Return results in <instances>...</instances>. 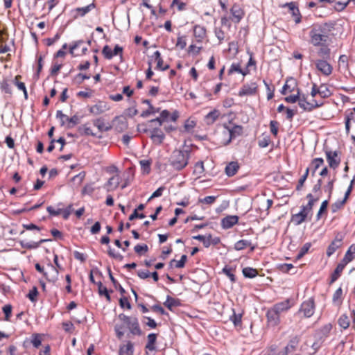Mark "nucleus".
Instances as JSON below:
<instances>
[{"label": "nucleus", "mask_w": 355, "mask_h": 355, "mask_svg": "<svg viewBox=\"0 0 355 355\" xmlns=\"http://www.w3.org/2000/svg\"><path fill=\"white\" fill-rule=\"evenodd\" d=\"M334 28L335 23L331 21L313 24L309 33L310 44L313 46L327 44L330 40V33Z\"/></svg>", "instance_id": "f257e3e1"}, {"label": "nucleus", "mask_w": 355, "mask_h": 355, "mask_svg": "<svg viewBox=\"0 0 355 355\" xmlns=\"http://www.w3.org/2000/svg\"><path fill=\"white\" fill-rule=\"evenodd\" d=\"M119 319L123 324H116L114 326V331L117 338L121 339L125 334V327H126L130 334L135 336H141L142 331L140 328L139 320L135 316H128L124 313H120L118 315Z\"/></svg>", "instance_id": "f03ea898"}, {"label": "nucleus", "mask_w": 355, "mask_h": 355, "mask_svg": "<svg viewBox=\"0 0 355 355\" xmlns=\"http://www.w3.org/2000/svg\"><path fill=\"white\" fill-rule=\"evenodd\" d=\"M191 155V148L184 146L182 149L174 150L169 158L170 165L176 171L184 168Z\"/></svg>", "instance_id": "7ed1b4c3"}, {"label": "nucleus", "mask_w": 355, "mask_h": 355, "mask_svg": "<svg viewBox=\"0 0 355 355\" xmlns=\"http://www.w3.org/2000/svg\"><path fill=\"white\" fill-rule=\"evenodd\" d=\"M306 198L309 200L307 205H302L299 213L292 215L291 221L296 225H299L306 220L308 216L311 213L315 202L319 200L320 196L317 195L313 197L311 193H309Z\"/></svg>", "instance_id": "20e7f679"}, {"label": "nucleus", "mask_w": 355, "mask_h": 355, "mask_svg": "<svg viewBox=\"0 0 355 355\" xmlns=\"http://www.w3.org/2000/svg\"><path fill=\"white\" fill-rule=\"evenodd\" d=\"M299 106L306 112H311L313 110L318 108L323 105V103H318L315 100L311 102L307 101V96L305 94H301L300 92V99L297 101Z\"/></svg>", "instance_id": "39448f33"}, {"label": "nucleus", "mask_w": 355, "mask_h": 355, "mask_svg": "<svg viewBox=\"0 0 355 355\" xmlns=\"http://www.w3.org/2000/svg\"><path fill=\"white\" fill-rule=\"evenodd\" d=\"M315 307L314 300L311 297L302 303L297 313H302L304 318H310L315 312Z\"/></svg>", "instance_id": "423d86ee"}, {"label": "nucleus", "mask_w": 355, "mask_h": 355, "mask_svg": "<svg viewBox=\"0 0 355 355\" xmlns=\"http://www.w3.org/2000/svg\"><path fill=\"white\" fill-rule=\"evenodd\" d=\"M328 59H315L311 60L316 69L320 71L324 76H328L331 74L333 71L332 66L327 62Z\"/></svg>", "instance_id": "0eeeda50"}, {"label": "nucleus", "mask_w": 355, "mask_h": 355, "mask_svg": "<svg viewBox=\"0 0 355 355\" xmlns=\"http://www.w3.org/2000/svg\"><path fill=\"white\" fill-rule=\"evenodd\" d=\"M325 155L329 167L333 169L338 168L340 163V157L338 155V151H332L326 148Z\"/></svg>", "instance_id": "6e6552de"}, {"label": "nucleus", "mask_w": 355, "mask_h": 355, "mask_svg": "<svg viewBox=\"0 0 355 355\" xmlns=\"http://www.w3.org/2000/svg\"><path fill=\"white\" fill-rule=\"evenodd\" d=\"M257 89L258 85L257 83L251 82L250 83L243 85L239 90L238 95L239 96H253L257 94Z\"/></svg>", "instance_id": "1a4fd4ad"}, {"label": "nucleus", "mask_w": 355, "mask_h": 355, "mask_svg": "<svg viewBox=\"0 0 355 355\" xmlns=\"http://www.w3.org/2000/svg\"><path fill=\"white\" fill-rule=\"evenodd\" d=\"M266 318L269 326L275 327L280 322V315L272 308L268 310Z\"/></svg>", "instance_id": "9d476101"}, {"label": "nucleus", "mask_w": 355, "mask_h": 355, "mask_svg": "<svg viewBox=\"0 0 355 355\" xmlns=\"http://www.w3.org/2000/svg\"><path fill=\"white\" fill-rule=\"evenodd\" d=\"M112 124L111 125L112 128L115 129L116 131L119 132H121L125 130L128 128L127 120L125 117L120 116H116L112 120Z\"/></svg>", "instance_id": "9b49d317"}, {"label": "nucleus", "mask_w": 355, "mask_h": 355, "mask_svg": "<svg viewBox=\"0 0 355 355\" xmlns=\"http://www.w3.org/2000/svg\"><path fill=\"white\" fill-rule=\"evenodd\" d=\"M49 269L44 272V276L50 282L55 283L58 279V270L52 264H49Z\"/></svg>", "instance_id": "f8f14e48"}, {"label": "nucleus", "mask_w": 355, "mask_h": 355, "mask_svg": "<svg viewBox=\"0 0 355 355\" xmlns=\"http://www.w3.org/2000/svg\"><path fill=\"white\" fill-rule=\"evenodd\" d=\"M150 133V138L155 144L160 145L163 142L165 135L159 128H154Z\"/></svg>", "instance_id": "ddd939ff"}, {"label": "nucleus", "mask_w": 355, "mask_h": 355, "mask_svg": "<svg viewBox=\"0 0 355 355\" xmlns=\"http://www.w3.org/2000/svg\"><path fill=\"white\" fill-rule=\"evenodd\" d=\"M238 221L239 217L237 216H227L221 220V226L223 229H230L236 224Z\"/></svg>", "instance_id": "4468645a"}, {"label": "nucleus", "mask_w": 355, "mask_h": 355, "mask_svg": "<svg viewBox=\"0 0 355 355\" xmlns=\"http://www.w3.org/2000/svg\"><path fill=\"white\" fill-rule=\"evenodd\" d=\"M92 122L94 125L101 132L109 131L112 128V126L110 123H105V120L102 117L94 119Z\"/></svg>", "instance_id": "2eb2a0df"}, {"label": "nucleus", "mask_w": 355, "mask_h": 355, "mask_svg": "<svg viewBox=\"0 0 355 355\" xmlns=\"http://www.w3.org/2000/svg\"><path fill=\"white\" fill-rule=\"evenodd\" d=\"M109 110L106 103L99 101L98 103L90 107L89 112L94 115H99Z\"/></svg>", "instance_id": "dca6fc26"}, {"label": "nucleus", "mask_w": 355, "mask_h": 355, "mask_svg": "<svg viewBox=\"0 0 355 355\" xmlns=\"http://www.w3.org/2000/svg\"><path fill=\"white\" fill-rule=\"evenodd\" d=\"M282 7H288L291 11L292 15L295 17V21L296 24H299L301 21V15L298 8L296 6L295 3L290 2L286 3Z\"/></svg>", "instance_id": "f3484780"}, {"label": "nucleus", "mask_w": 355, "mask_h": 355, "mask_svg": "<svg viewBox=\"0 0 355 355\" xmlns=\"http://www.w3.org/2000/svg\"><path fill=\"white\" fill-rule=\"evenodd\" d=\"M230 12L234 17V21L239 23L244 16V12L240 6L235 3L232 6Z\"/></svg>", "instance_id": "a211bd4d"}, {"label": "nucleus", "mask_w": 355, "mask_h": 355, "mask_svg": "<svg viewBox=\"0 0 355 355\" xmlns=\"http://www.w3.org/2000/svg\"><path fill=\"white\" fill-rule=\"evenodd\" d=\"M319 49L316 52L317 56L319 58L318 59H329L331 50L329 48L327 44H320L318 46Z\"/></svg>", "instance_id": "6ab92c4d"}, {"label": "nucleus", "mask_w": 355, "mask_h": 355, "mask_svg": "<svg viewBox=\"0 0 355 355\" xmlns=\"http://www.w3.org/2000/svg\"><path fill=\"white\" fill-rule=\"evenodd\" d=\"M225 128L227 129V133L230 135L227 143H230L232 139L241 135L243 133V127L241 125H235L232 128H229L226 126Z\"/></svg>", "instance_id": "aec40b11"}, {"label": "nucleus", "mask_w": 355, "mask_h": 355, "mask_svg": "<svg viewBox=\"0 0 355 355\" xmlns=\"http://www.w3.org/2000/svg\"><path fill=\"white\" fill-rule=\"evenodd\" d=\"M291 307V302L289 299H287L283 302H279L273 305L272 307L280 315L282 312H286L289 310Z\"/></svg>", "instance_id": "412c9836"}, {"label": "nucleus", "mask_w": 355, "mask_h": 355, "mask_svg": "<svg viewBox=\"0 0 355 355\" xmlns=\"http://www.w3.org/2000/svg\"><path fill=\"white\" fill-rule=\"evenodd\" d=\"M193 35L198 42H201L206 35L205 27L196 25L193 27Z\"/></svg>", "instance_id": "4be33fe9"}, {"label": "nucleus", "mask_w": 355, "mask_h": 355, "mask_svg": "<svg viewBox=\"0 0 355 355\" xmlns=\"http://www.w3.org/2000/svg\"><path fill=\"white\" fill-rule=\"evenodd\" d=\"M134 345L131 341H128L125 345L120 346L119 354V355H133Z\"/></svg>", "instance_id": "5701e85b"}, {"label": "nucleus", "mask_w": 355, "mask_h": 355, "mask_svg": "<svg viewBox=\"0 0 355 355\" xmlns=\"http://www.w3.org/2000/svg\"><path fill=\"white\" fill-rule=\"evenodd\" d=\"M342 245V239L336 238L329 245L327 250V255L331 256L337 249Z\"/></svg>", "instance_id": "b1692460"}, {"label": "nucleus", "mask_w": 355, "mask_h": 355, "mask_svg": "<svg viewBox=\"0 0 355 355\" xmlns=\"http://www.w3.org/2000/svg\"><path fill=\"white\" fill-rule=\"evenodd\" d=\"M296 85L297 81L295 78L292 77L287 78L281 91L282 94L285 95L287 90H289L290 92L294 91V86H296Z\"/></svg>", "instance_id": "393cba45"}, {"label": "nucleus", "mask_w": 355, "mask_h": 355, "mask_svg": "<svg viewBox=\"0 0 355 355\" xmlns=\"http://www.w3.org/2000/svg\"><path fill=\"white\" fill-rule=\"evenodd\" d=\"M239 168V164L237 162H231L226 166L225 171L228 177H232L237 173Z\"/></svg>", "instance_id": "a878e982"}, {"label": "nucleus", "mask_w": 355, "mask_h": 355, "mask_svg": "<svg viewBox=\"0 0 355 355\" xmlns=\"http://www.w3.org/2000/svg\"><path fill=\"white\" fill-rule=\"evenodd\" d=\"M152 57L154 58L155 61L157 62V69H159L161 71H166L169 68L168 64L163 66V60L161 57V53L159 51H156L155 52H154Z\"/></svg>", "instance_id": "bb28decb"}, {"label": "nucleus", "mask_w": 355, "mask_h": 355, "mask_svg": "<svg viewBox=\"0 0 355 355\" xmlns=\"http://www.w3.org/2000/svg\"><path fill=\"white\" fill-rule=\"evenodd\" d=\"M180 304L181 303L179 299L171 297L169 295H167L166 300L164 302V305L171 311L174 307L179 306Z\"/></svg>", "instance_id": "cd10ccee"}, {"label": "nucleus", "mask_w": 355, "mask_h": 355, "mask_svg": "<svg viewBox=\"0 0 355 355\" xmlns=\"http://www.w3.org/2000/svg\"><path fill=\"white\" fill-rule=\"evenodd\" d=\"M300 343V338L299 336H296L292 338L290 340L288 344L282 349V350H286V354H288L289 352H293L295 350L296 347H297L298 344Z\"/></svg>", "instance_id": "c85d7f7f"}, {"label": "nucleus", "mask_w": 355, "mask_h": 355, "mask_svg": "<svg viewBox=\"0 0 355 355\" xmlns=\"http://www.w3.org/2000/svg\"><path fill=\"white\" fill-rule=\"evenodd\" d=\"M78 132L80 135L87 136L96 137V134L93 132L88 123L83 124L78 128ZM98 138H101V136H97Z\"/></svg>", "instance_id": "c756f323"}, {"label": "nucleus", "mask_w": 355, "mask_h": 355, "mask_svg": "<svg viewBox=\"0 0 355 355\" xmlns=\"http://www.w3.org/2000/svg\"><path fill=\"white\" fill-rule=\"evenodd\" d=\"M157 340V334L151 333L148 335V343L146 345V349L150 351L155 349V343Z\"/></svg>", "instance_id": "7c9ffc66"}, {"label": "nucleus", "mask_w": 355, "mask_h": 355, "mask_svg": "<svg viewBox=\"0 0 355 355\" xmlns=\"http://www.w3.org/2000/svg\"><path fill=\"white\" fill-rule=\"evenodd\" d=\"M96 7L94 3H92L85 7L77 8L75 9V12H76L80 17H84L86 14L90 12L92 9Z\"/></svg>", "instance_id": "2f4dec72"}, {"label": "nucleus", "mask_w": 355, "mask_h": 355, "mask_svg": "<svg viewBox=\"0 0 355 355\" xmlns=\"http://www.w3.org/2000/svg\"><path fill=\"white\" fill-rule=\"evenodd\" d=\"M49 241H50V240L49 239H41L38 242H34V241L26 242V243L21 242V245L23 248H25L27 249H35V248H37L40 245V244L47 242Z\"/></svg>", "instance_id": "473e14b6"}, {"label": "nucleus", "mask_w": 355, "mask_h": 355, "mask_svg": "<svg viewBox=\"0 0 355 355\" xmlns=\"http://www.w3.org/2000/svg\"><path fill=\"white\" fill-rule=\"evenodd\" d=\"M344 268L345 266H343V264L338 263L337 265L334 272L332 273L331 276V281L329 282L330 284L334 283L338 279Z\"/></svg>", "instance_id": "72a5a7b5"}, {"label": "nucleus", "mask_w": 355, "mask_h": 355, "mask_svg": "<svg viewBox=\"0 0 355 355\" xmlns=\"http://www.w3.org/2000/svg\"><path fill=\"white\" fill-rule=\"evenodd\" d=\"M218 116H219L218 111H217L216 110L209 112L205 116L206 123L207 124H212V123H214V122L218 119Z\"/></svg>", "instance_id": "f704fd0d"}, {"label": "nucleus", "mask_w": 355, "mask_h": 355, "mask_svg": "<svg viewBox=\"0 0 355 355\" xmlns=\"http://www.w3.org/2000/svg\"><path fill=\"white\" fill-rule=\"evenodd\" d=\"M242 272L244 277L247 278H254L258 275L257 270L250 267L244 268Z\"/></svg>", "instance_id": "c9c22d12"}, {"label": "nucleus", "mask_w": 355, "mask_h": 355, "mask_svg": "<svg viewBox=\"0 0 355 355\" xmlns=\"http://www.w3.org/2000/svg\"><path fill=\"white\" fill-rule=\"evenodd\" d=\"M252 243L248 240H239L234 244V249L236 250H242L247 247L251 246Z\"/></svg>", "instance_id": "e433bc0d"}, {"label": "nucleus", "mask_w": 355, "mask_h": 355, "mask_svg": "<svg viewBox=\"0 0 355 355\" xmlns=\"http://www.w3.org/2000/svg\"><path fill=\"white\" fill-rule=\"evenodd\" d=\"M107 272L109 275V277L112 282L113 283L114 287L116 288H119L120 293L121 294H124L125 293V289L118 283V282L116 280V279L113 277L110 267H107Z\"/></svg>", "instance_id": "4c0bfd02"}, {"label": "nucleus", "mask_w": 355, "mask_h": 355, "mask_svg": "<svg viewBox=\"0 0 355 355\" xmlns=\"http://www.w3.org/2000/svg\"><path fill=\"white\" fill-rule=\"evenodd\" d=\"M338 322L339 326L344 329H347L350 323L349 318L346 314L341 315L338 320Z\"/></svg>", "instance_id": "58836bf2"}, {"label": "nucleus", "mask_w": 355, "mask_h": 355, "mask_svg": "<svg viewBox=\"0 0 355 355\" xmlns=\"http://www.w3.org/2000/svg\"><path fill=\"white\" fill-rule=\"evenodd\" d=\"M120 181V176L119 175H116L109 179L107 185L111 187L113 189H115L119 187Z\"/></svg>", "instance_id": "ea45409f"}, {"label": "nucleus", "mask_w": 355, "mask_h": 355, "mask_svg": "<svg viewBox=\"0 0 355 355\" xmlns=\"http://www.w3.org/2000/svg\"><path fill=\"white\" fill-rule=\"evenodd\" d=\"M324 164V160L322 158L318 157L315 158L311 161V165L313 166V170L311 175L312 176L315 175V173L317 171V169L321 166Z\"/></svg>", "instance_id": "a19ab883"}, {"label": "nucleus", "mask_w": 355, "mask_h": 355, "mask_svg": "<svg viewBox=\"0 0 355 355\" xmlns=\"http://www.w3.org/2000/svg\"><path fill=\"white\" fill-rule=\"evenodd\" d=\"M342 295H343V290L340 287L335 291V293L333 295V297H332L333 302L334 304H336L340 306L342 302V301H341Z\"/></svg>", "instance_id": "79ce46f5"}, {"label": "nucleus", "mask_w": 355, "mask_h": 355, "mask_svg": "<svg viewBox=\"0 0 355 355\" xmlns=\"http://www.w3.org/2000/svg\"><path fill=\"white\" fill-rule=\"evenodd\" d=\"M204 171H205V168H204L203 162L200 161V162H196L194 166L193 173L195 175H198V177H200L201 175L204 173Z\"/></svg>", "instance_id": "37998d69"}, {"label": "nucleus", "mask_w": 355, "mask_h": 355, "mask_svg": "<svg viewBox=\"0 0 355 355\" xmlns=\"http://www.w3.org/2000/svg\"><path fill=\"white\" fill-rule=\"evenodd\" d=\"M187 260V255L183 254V255H182L181 259L179 261H175V259H172L170 261V266L172 267L173 263L175 262L176 263V264H175V267L176 268H184V266H185V263H186Z\"/></svg>", "instance_id": "c03bdc74"}, {"label": "nucleus", "mask_w": 355, "mask_h": 355, "mask_svg": "<svg viewBox=\"0 0 355 355\" xmlns=\"http://www.w3.org/2000/svg\"><path fill=\"white\" fill-rule=\"evenodd\" d=\"M31 342L35 348H38L42 343L41 335L38 334H33L31 336Z\"/></svg>", "instance_id": "a18cd8bd"}, {"label": "nucleus", "mask_w": 355, "mask_h": 355, "mask_svg": "<svg viewBox=\"0 0 355 355\" xmlns=\"http://www.w3.org/2000/svg\"><path fill=\"white\" fill-rule=\"evenodd\" d=\"M67 121H68L67 128H71L76 125L78 124L80 122V118L77 115H73L71 117H67Z\"/></svg>", "instance_id": "49530a36"}, {"label": "nucleus", "mask_w": 355, "mask_h": 355, "mask_svg": "<svg viewBox=\"0 0 355 355\" xmlns=\"http://www.w3.org/2000/svg\"><path fill=\"white\" fill-rule=\"evenodd\" d=\"M311 246V244L310 243H306L300 249L299 253L297 254L296 259H300L302 258L309 251Z\"/></svg>", "instance_id": "de8ad7c7"}, {"label": "nucleus", "mask_w": 355, "mask_h": 355, "mask_svg": "<svg viewBox=\"0 0 355 355\" xmlns=\"http://www.w3.org/2000/svg\"><path fill=\"white\" fill-rule=\"evenodd\" d=\"M352 248V246L349 248V249L345 253L344 258L339 263L340 264H343V266L345 267L349 262H350L353 259L352 253L351 252Z\"/></svg>", "instance_id": "09e8293b"}, {"label": "nucleus", "mask_w": 355, "mask_h": 355, "mask_svg": "<svg viewBox=\"0 0 355 355\" xmlns=\"http://www.w3.org/2000/svg\"><path fill=\"white\" fill-rule=\"evenodd\" d=\"M159 112V108H155L152 105H150V106H148V109L144 111L141 114V116L145 118V117L148 116L150 114H155V113H157Z\"/></svg>", "instance_id": "8fccbe9b"}, {"label": "nucleus", "mask_w": 355, "mask_h": 355, "mask_svg": "<svg viewBox=\"0 0 355 355\" xmlns=\"http://www.w3.org/2000/svg\"><path fill=\"white\" fill-rule=\"evenodd\" d=\"M300 92L299 88L297 89V94L291 95L284 98V101L288 103H295L300 99Z\"/></svg>", "instance_id": "3c124183"}, {"label": "nucleus", "mask_w": 355, "mask_h": 355, "mask_svg": "<svg viewBox=\"0 0 355 355\" xmlns=\"http://www.w3.org/2000/svg\"><path fill=\"white\" fill-rule=\"evenodd\" d=\"M319 95L324 98L329 97L331 95V92L326 85H322L319 87Z\"/></svg>", "instance_id": "603ef678"}, {"label": "nucleus", "mask_w": 355, "mask_h": 355, "mask_svg": "<svg viewBox=\"0 0 355 355\" xmlns=\"http://www.w3.org/2000/svg\"><path fill=\"white\" fill-rule=\"evenodd\" d=\"M141 169L144 172L148 173L150 171L151 162L150 160L142 159L139 161Z\"/></svg>", "instance_id": "864d4df0"}, {"label": "nucleus", "mask_w": 355, "mask_h": 355, "mask_svg": "<svg viewBox=\"0 0 355 355\" xmlns=\"http://www.w3.org/2000/svg\"><path fill=\"white\" fill-rule=\"evenodd\" d=\"M233 312V315L230 317V320L232 321L235 327L240 326L241 324V314H236L234 310Z\"/></svg>", "instance_id": "5fc2aeb1"}, {"label": "nucleus", "mask_w": 355, "mask_h": 355, "mask_svg": "<svg viewBox=\"0 0 355 355\" xmlns=\"http://www.w3.org/2000/svg\"><path fill=\"white\" fill-rule=\"evenodd\" d=\"M354 114L352 112H350V113L347 114L345 116V130H346L347 134H349V130H350V121L351 120L354 121Z\"/></svg>", "instance_id": "6e6d98bb"}, {"label": "nucleus", "mask_w": 355, "mask_h": 355, "mask_svg": "<svg viewBox=\"0 0 355 355\" xmlns=\"http://www.w3.org/2000/svg\"><path fill=\"white\" fill-rule=\"evenodd\" d=\"M1 89L6 94H12V87L6 80H3L1 83Z\"/></svg>", "instance_id": "4d7b16f0"}, {"label": "nucleus", "mask_w": 355, "mask_h": 355, "mask_svg": "<svg viewBox=\"0 0 355 355\" xmlns=\"http://www.w3.org/2000/svg\"><path fill=\"white\" fill-rule=\"evenodd\" d=\"M102 53L106 59L110 60L113 58V51L108 45H105L103 48Z\"/></svg>", "instance_id": "13d9d810"}, {"label": "nucleus", "mask_w": 355, "mask_h": 355, "mask_svg": "<svg viewBox=\"0 0 355 355\" xmlns=\"http://www.w3.org/2000/svg\"><path fill=\"white\" fill-rule=\"evenodd\" d=\"M2 310L5 314V320L9 321L12 314V306L6 304L2 308Z\"/></svg>", "instance_id": "bf43d9fd"}, {"label": "nucleus", "mask_w": 355, "mask_h": 355, "mask_svg": "<svg viewBox=\"0 0 355 355\" xmlns=\"http://www.w3.org/2000/svg\"><path fill=\"white\" fill-rule=\"evenodd\" d=\"M279 123L277 121H270V130L271 133L275 136H277Z\"/></svg>", "instance_id": "052dcab7"}, {"label": "nucleus", "mask_w": 355, "mask_h": 355, "mask_svg": "<svg viewBox=\"0 0 355 355\" xmlns=\"http://www.w3.org/2000/svg\"><path fill=\"white\" fill-rule=\"evenodd\" d=\"M134 250L136 253L141 254L142 253L148 252V247L146 244L137 245L135 246Z\"/></svg>", "instance_id": "680f3d73"}, {"label": "nucleus", "mask_w": 355, "mask_h": 355, "mask_svg": "<svg viewBox=\"0 0 355 355\" xmlns=\"http://www.w3.org/2000/svg\"><path fill=\"white\" fill-rule=\"evenodd\" d=\"M38 294L37 288L34 286L32 290L30 291L28 294L27 295V297L28 299L32 302H35L37 300V295Z\"/></svg>", "instance_id": "e2e57ef3"}, {"label": "nucleus", "mask_w": 355, "mask_h": 355, "mask_svg": "<svg viewBox=\"0 0 355 355\" xmlns=\"http://www.w3.org/2000/svg\"><path fill=\"white\" fill-rule=\"evenodd\" d=\"M234 72L242 73V69L239 63H232L228 70V74H232Z\"/></svg>", "instance_id": "0e129e2a"}, {"label": "nucleus", "mask_w": 355, "mask_h": 355, "mask_svg": "<svg viewBox=\"0 0 355 355\" xmlns=\"http://www.w3.org/2000/svg\"><path fill=\"white\" fill-rule=\"evenodd\" d=\"M223 272L225 273L231 280L232 283H234L236 282V277L235 275L232 272V269L227 267H225L223 269Z\"/></svg>", "instance_id": "69168bd1"}, {"label": "nucleus", "mask_w": 355, "mask_h": 355, "mask_svg": "<svg viewBox=\"0 0 355 355\" xmlns=\"http://www.w3.org/2000/svg\"><path fill=\"white\" fill-rule=\"evenodd\" d=\"M216 199V196H206L204 198H200L198 201L200 203L211 205L215 202Z\"/></svg>", "instance_id": "338daca9"}, {"label": "nucleus", "mask_w": 355, "mask_h": 355, "mask_svg": "<svg viewBox=\"0 0 355 355\" xmlns=\"http://www.w3.org/2000/svg\"><path fill=\"white\" fill-rule=\"evenodd\" d=\"M345 200H338L334 203L331 205V210L332 212H336L338 209H340L345 204Z\"/></svg>", "instance_id": "774afa93"}]
</instances>
